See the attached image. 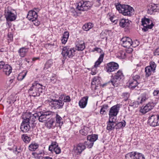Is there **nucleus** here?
Returning a JSON list of instances; mask_svg holds the SVG:
<instances>
[{"label":"nucleus","instance_id":"4be33fe9","mask_svg":"<svg viewBox=\"0 0 159 159\" xmlns=\"http://www.w3.org/2000/svg\"><path fill=\"white\" fill-rule=\"evenodd\" d=\"M119 107L117 105H115L112 107L109 112V116H116L119 112Z\"/></svg>","mask_w":159,"mask_h":159},{"label":"nucleus","instance_id":"8fccbe9b","mask_svg":"<svg viewBox=\"0 0 159 159\" xmlns=\"http://www.w3.org/2000/svg\"><path fill=\"white\" fill-rule=\"evenodd\" d=\"M115 116H109V121L108 122V123H115V119L114 117Z\"/></svg>","mask_w":159,"mask_h":159},{"label":"nucleus","instance_id":"2eb2a0df","mask_svg":"<svg viewBox=\"0 0 159 159\" xmlns=\"http://www.w3.org/2000/svg\"><path fill=\"white\" fill-rule=\"evenodd\" d=\"M56 143H52L51 145L49 146V150L52 152H54L56 154H58L60 153L61 150Z\"/></svg>","mask_w":159,"mask_h":159},{"label":"nucleus","instance_id":"bf43d9fd","mask_svg":"<svg viewBox=\"0 0 159 159\" xmlns=\"http://www.w3.org/2000/svg\"><path fill=\"white\" fill-rule=\"evenodd\" d=\"M123 95L125 97V100L126 101L127 100L128 98L129 97V94L128 93H125L123 94Z\"/></svg>","mask_w":159,"mask_h":159},{"label":"nucleus","instance_id":"79ce46f5","mask_svg":"<svg viewBox=\"0 0 159 159\" xmlns=\"http://www.w3.org/2000/svg\"><path fill=\"white\" fill-rule=\"evenodd\" d=\"M87 141H85L84 143V145L87 146V147L89 148H90L93 147V143L91 142L90 140H88Z\"/></svg>","mask_w":159,"mask_h":159},{"label":"nucleus","instance_id":"13d9d810","mask_svg":"<svg viewBox=\"0 0 159 159\" xmlns=\"http://www.w3.org/2000/svg\"><path fill=\"white\" fill-rule=\"evenodd\" d=\"M153 93L154 96H158L159 95V90H155Z\"/></svg>","mask_w":159,"mask_h":159},{"label":"nucleus","instance_id":"dca6fc26","mask_svg":"<svg viewBox=\"0 0 159 159\" xmlns=\"http://www.w3.org/2000/svg\"><path fill=\"white\" fill-rule=\"evenodd\" d=\"M5 17L7 21H12L16 19L15 14L10 11L8 10L5 12Z\"/></svg>","mask_w":159,"mask_h":159},{"label":"nucleus","instance_id":"6e6552de","mask_svg":"<svg viewBox=\"0 0 159 159\" xmlns=\"http://www.w3.org/2000/svg\"><path fill=\"white\" fill-rule=\"evenodd\" d=\"M148 123L150 126L153 127L159 125V115H152L149 117Z\"/></svg>","mask_w":159,"mask_h":159},{"label":"nucleus","instance_id":"5701e85b","mask_svg":"<svg viewBox=\"0 0 159 159\" xmlns=\"http://www.w3.org/2000/svg\"><path fill=\"white\" fill-rule=\"evenodd\" d=\"M89 97L85 96L83 97L79 102V104L80 108H83L86 106Z\"/></svg>","mask_w":159,"mask_h":159},{"label":"nucleus","instance_id":"39448f33","mask_svg":"<svg viewBox=\"0 0 159 159\" xmlns=\"http://www.w3.org/2000/svg\"><path fill=\"white\" fill-rule=\"evenodd\" d=\"M92 5V3L89 1L81 0L78 3L77 8L79 11H87L91 8Z\"/></svg>","mask_w":159,"mask_h":159},{"label":"nucleus","instance_id":"cd10ccee","mask_svg":"<svg viewBox=\"0 0 159 159\" xmlns=\"http://www.w3.org/2000/svg\"><path fill=\"white\" fill-rule=\"evenodd\" d=\"M90 131L91 129L89 128L84 126L83 128L80 130V132L82 135L86 136Z\"/></svg>","mask_w":159,"mask_h":159},{"label":"nucleus","instance_id":"f8f14e48","mask_svg":"<svg viewBox=\"0 0 159 159\" xmlns=\"http://www.w3.org/2000/svg\"><path fill=\"white\" fill-rule=\"evenodd\" d=\"M28 120L23 118V120L21 125L20 129L23 132L26 133L28 132L30 129V126Z\"/></svg>","mask_w":159,"mask_h":159},{"label":"nucleus","instance_id":"e433bc0d","mask_svg":"<svg viewBox=\"0 0 159 159\" xmlns=\"http://www.w3.org/2000/svg\"><path fill=\"white\" fill-rule=\"evenodd\" d=\"M21 138L23 141L26 143H29L31 139L30 137L28 136L26 134L22 135Z\"/></svg>","mask_w":159,"mask_h":159},{"label":"nucleus","instance_id":"864d4df0","mask_svg":"<svg viewBox=\"0 0 159 159\" xmlns=\"http://www.w3.org/2000/svg\"><path fill=\"white\" fill-rule=\"evenodd\" d=\"M109 31L107 30H103L100 34V35L101 36H106V35H107L108 34Z\"/></svg>","mask_w":159,"mask_h":159},{"label":"nucleus","instance_id":"ddd939ff","mask_svg":"<svg viewBox=\"0 0 159 159\" xmlns=\"http://www.w3.org/2000/svg\"><path fill=\"white\" fill-rule=\"evenodd\" d=\"M119 65L117 63L111 62L108 63L106 66L107 71L108 72H111L118 69Z\"/></svg>","mask_w":159,"mask_h":159},{"label":"nucleus","instance_id":"4c0bfd02","mask_svg":"<svg viewBox=\"0 0 159 159\" xmlns=\"http://www.w3.org/2000/svg\"><path fill=\"white\" fill-rule=\"evenodd\" d=\"M53 64L52 61L51 60H49L45 63L44 68V70H46L51 67Z\"/></svg>","mask_w":159,"mask_h":159},{"label":"nucleus","instance_id":"58836bf2","mask_svg":"<svg viewBox=\"0 0 159 159\" xmlns=\"http://www.w3.org/2000/svg\"><path fill=\"white\" fill-rule=\"evenodd\" d=\"M56 123L59 124V126L63 124V122L61 121L62 118L57 113L55 117Z\"/></svg>","mask_w":159,"mask_h":159},{"label":"nucleus","instance_id":"c03bdc74","mask_svg":"<svg viewBox=\"0 0 159 159\" xmlns=\"http://www.w3.org/2000/svg\"><path fill=\"white\" fill-rule=\"evenodd\" d=\"M108 107V106L107 105H103L100 111L101 114H104L106 113V111Z\"/></svg>","mask_w":159,"mask_h":159},{"label":"nucleus","instance_id":"680f3d73","mask_svg":"<svg viewBox=\"0 0 159 159\" xmlns=\"http://www.w3.org/2000/svg\"><path fill=\"white\" fill-rule=\"evenodd\" d=\"M5 63L4 62H0V69L3 68L5 66Z\"/></svg>","mask_w":159,"mask_h":159},{"label":"nucleus","instance_id":"4468645a","mask_svg":"<svg viewBox=\"0 0 159 159\" xmlns=\"http://www.w3.org/2000/svg\"><path fill=\"white\" fill-rule=\"evenodd\" d=\"M155 106V104L153 102H149L143 108L141 107L140 111L143 114H145L152 109Z\"/></svg>","mask_w":159,"mask_h":159},{"label":"nucleus","instance_id":"a19ab883","mask_svg":"<svg viewBox=\"0 0 159 159\" xmlns=\"http://www.w3.org/2000/svg\"><path fill=\"white\" fill-rule=\"evenodd\" d=\"M139 104V103L138 100L136 101L131 102L130 103L129 106L132 107L134 108L138 107Z\"/></svg>","mask_w":159,"mask_h":159},{"label":"nucleus","instance_id":"0eeeda50","mask_svg":"<svg viewBox=\"0 0 159 159\" xmlns=\"http://www.w3.org/2000/svg\"><path fill=\"white\" fill-rule=\"evenodd\" d=\"M142 25L143 27L142 28V30L146 32L149 29H151L153 26V24L151 21V23L150 24V20L149 19L144 18L142 19Z\"/></svg>","mask_w":159,"mask_h":159},{"label":"nucleus","instance_id":"09e8293b","mask_svg":"<svg viewBox=\"0 0 159 159\" xmlns=\"http://www.w3.org/2000/svg\"><path fill=\"white\" fill-rule=\"evenodd\" d=\"M54 122L52 120H50L47 123V126L49 128H52Z\"/></svg>","mask_w":159,"mask_h":159},{"label":"nucleus","instance_id":"052dcab7","mask_svg":"<svg viewBox=\"0 0 159 159\" xmlns=\"http://www.w3.org/2000/svg\"><path fill=\"white\" fill-rule=\"evenodd\" d=\"M154 54L155 55H159V47L156 49Z\"/></svg>","mask_w":159,"mask_h":159},{"label":"nucleus","instance_id":"69168bd1","mask_svg":"<svg viewBox=\"0 0 159 159\" xmlns=\"http://www.w3.org/2000/svg\"><path fill=\"white\" fill-rule=\"evenodd\" d=\"M56 75L55 74L52 75V77L51 78V80L54 81L55 80H56Z\"/></svg>","mask_w":159,"mask_h":159},{"label":"nucleus","instance_id":"393cba45","mask_svg":"<svg viewBox=\"0 0 159 159\" xmlns=\"http://www.w3.org/2000/svg\"><path fill=\"white\" fill-rule=\"evenodd\" d=\"M149 97L148 94L145 93L142 94L140 97L138 98V100L140 104H142L147 100Z\"/></svg>","mask_w":159,"mask_h":159},{"label":"nucleus","instance_id":"0e129e2a","mask_svg":"<svg viewBox=\"0 0 159 159\" xmlns=\"http://www.w3.org/2000/svg\"><path fill=\"white\" fill-rule=\"evenodd\" d=\"M8 38H9V39L8 40H12L13 39V35L11 34H8Z\"/></svg>","mask_w":159,"mask_h":159},{"label":"nucleus","instance_id":"473e14b6","mask_svg":"<svg viewBox=\"0 0 159 159\" xmlns=\"http://www.w3.org/2000/svg\"><path fill=\"white\" fill-rule=\"evenodd\" d=\"M93 27V25L91 23H89L84 25L83 28L84 30L88 31Z\"/></svg>","mask_w":159,"mask_h":159},{"label":"nucleus","instance_id":"7c9ffc66","mask_svg":"<svg viewBox=\"0 0 159 159\" xmlns=\"http://www.w3.org/2000/svg\"><path fill=\"white\" fill-rule=\"evenodd\" d=\"M27 73V71L26 70H23L20 73L17 77L18 80L20 81L22 80L25 76Z\"/></svg>","mask_w":159,"mask_h":159},{"label":"nucleus","instance_id":"9b49d317","mask_svg":"<svg viewBox=\"0 0 159 159\" xmlns=\"http://www.w3.org/2000/svg\"><path fill=\"white\" fill-rule=\"evenodd\" d=\"M125 159H145V158L141 153L131 152L125 155Z\"/></svg>","mask_w":159,"mask_h":159},{"label":"nucleus","instance_id":"20e7f679","mask_svg":"<svg viewBox=\"0 0 159 159\" xmlns=\"http://www.w3.org/2000/svg\"><path fill=\"white\" fill-rule=\"evenodd\" d=\"M75 50L73 48L68 46L64 47L62 49L61 54L64 59L72 58L75 55Z\"/></svg>","mask_w":159,"mask_h":159},{"label":"nucleus","instance_id":"37998d69","mask_svg":"<svg viewBox=\"0 0 159 159\" xmlns=\"http://www.w3.org/2000/svg\"><path fill=\"white\" fill-rule=\"evenodd\" d=\"M126 122L124 120L119 122L117 124L115 123V125H116L118 128H120L122 127H124L125 125Z\"/></svg>","mask_w":159,"mask_h":159},{"label":"nucleus","instance_id":"412c9836","mask_svg":"<svg viewBox=\"0 0 159 159\" xmlns=\"http://www.w3.org/2000/svg\"><path fill=\"white\" fill-rule=\"evenodd\" d=\"M159 10L156 4L152 3L148 7V13L150 14L157 12Z\"/></svg>","mask_w":159,"mask_h":159},{"label":"nucleus","instance_id":"423d86ee","mask_svg":"<svg viewBox=\"0 0 159 159\" xmlns=\"http://www.w3.org/2000/svg\"><path fill=\"white\" fill-rule=\"evenodd\" d=\"M124 77V75L121 71L119 70L113 77L111 79V83L114 87H117L121 79Z\"/></svg>","mask_w":159,"mask_h":159},{"label":"nucleus","instance_id":"49530a36","mask_svg":"<svg viewBox=\"0 0 159 159\" xmlns=\"http://www.w3.org/2000/svg\"><path fill=\"white\" fill-rule=\"evenodd\" d=\"M133 80L137 81L139 84L140 82V76L138 75H133Z\"/></svg>","mask_w":159,"mask_h":159},{"label":"nucleus","instance_id":"774afa93","mask_svg":"<svg viewBox=\"0 0 159 159\" xmlns=\"http://www.w3.org/2000/svg\"><path fill=\"white\" fill-rule=\"evenodd\" d=\"M13 80L12 79H10L9 82H8V84H10L13 82Z\"/></svg>","mask_w":159,"mask_h":159},{"label":"nucleus","instance_id":"6e6d98bb","mask_svg":"<svg viewBox=\"0 0 159 159\" xmlns=\"http://www.w3.org/2000/svg\"><path fill=\"white\" fill-rule=\"evenodd\" d=\"M33 22V23L36 26H38L40 23L39 21L37 19L34 20V21H32Z\"/></svg>","mask_w":159,"mask_h":159},{"label":"nucleus","instance_id":"f704fd0d","mask_svg":"<svg viewBox=\"0 0 159 159\" xmlns=\"http://www.w3.org/2000/svg\"><path fill=\"white\" fill-rule=\"evenodd\" d=\"M39 147V145L36 143H32L29 146V149L31 151L35 150Z\"/></svg>","mask_w":159,"mask_h":159},{"label":"nucleus","instance_id":"ea45409f","mask_svg":"<svg viewBox=\"0 0 159 159\" xmlns=\"http://www.w3.org/2000/svg\"><path fill=\"white\" fill-rule=\"evenodd\" d=\"M115 126V123L107 122V129L109 130H111L114 128Z\"/></svg>","mask_w":159,"mask_h":159},{"label":"nucleus","instance_id":"b1692460","mask_svg":"<svg viewBox=\"0 0 159 159\" xmlns=\"http://www.w3.org/2000/svg\"><path fill=\"white\" fill-rule=\"evenodd\" d=\"M84 42L82 40H78L77 42L76 48L78 51H83L85 48Z\"/></svg>","mask_w":159,"mask_h":159},{"label":"nucleus","instance_id":"1a4fd4ad","mask_svg":"<svg viewBox=\"0 0 159 159\" xmlns=\"http://www.w3.org/2000/svg\"><path fill=\"white\" fill-rule=\"evenodd\" d=\"M61 97L59 100H52L50 102L52 107L54 109H60L63 108L64 102L61 99Z\"/></svg>","mask_w":159,"mask_h":159},{"label":"nucleus","instance_id":"f03ea898","mask_svg":"<svg viewBox=\"0 0 159 159\" xmlns=\"http://www.w3.org/2000/svg\"><path fill=\"white\" fill-rule=\"evenodd\" d=\"M115 6L119 12L124 16H131L134 14V9L132 7L128 5L116 3Z\"/></svg>","mask_w":159,"mask_h":159},{"label":"nucleus","instance_id":"5fc2aeb1","mask_svg":"<svg viewBox=\"0 0 159 159\" xmlns=\"http://www.w3.org/2000/svg\"><path fill=\"white\" fill-rule=\"evenodd\" d=\"M69 36V33L68 32H65L64 33L63 37L65 38V39H68Z\"/></svg>","mask_w":159,"mask_h":159},{"label":"nucleus","instance_id":"2f4dec72","mask_svg":"<svg viewBox=\"0 0 159 159\" xmlns=\"http://www.w3.org/2000/svg\"><path fill=\"white\" fill-rule=\"evenodd\" d=\"M98 136L97 135L93 134L89 135L87 136V139L88 140H90L91 142H93L96 141L98 139Z\"/></svg>","mask_w":159,"mask_h":159},{"label":"nucleus","instance_id":"72a5a7b5","mask_svg":"<svg viewBox=\"0 0 159 159\" xmlns=\"http://www.w3.org/2000/svg\"><path fill=\"white\" fill-rule=\"evenodd\" d=\"M139 83L138 82L134 80L129 81V87L130 88L134 89L138 85Z\"/></svg>","mask_w":159,"mask_h":159},{"label":"nucleus","instance_id":"c85d7f7f","mask_svg":"<svg viewBox=\"0 0 159 159\" xmlns=\"http://www.w3.org/2000/svg\"><path fill=\"white\" fill-rule=\"evenodd\" d=\"M145 71L146 73V76L148 77L150 76L152 72H154V71L150 68V67L147 66L145 69Z\"/></svg>","mask_w":159,"mask_h":159},{"label":"nucleus","instance_id":"338daca9","mask_svg":"<svg viewBox=\"0 0 159 159\" xmlns=\"http://www.w3.org/2000/svg\"><path fill=\"white\" fill-rule=\"evenodd\" d=\"M42 159H52V158L49 157H42Z\"/></svg>","mask_w":159,"mask_h":159},{"label":"nucleus","instance_id":"3c124183","mask_svg":"<svg viewBox=\"0 0 159 159\" xmlns=\"http://www.w3.org/2000/svg\"><path fill=\"white\" fill-rule=\"evenodd\" d=\"M95 51H96L100 53L101 54H104V53L103 52L102 50L100 48L97 47L94 48L93 51L94 52Z\"/></svg>","mask_w":159,"mask_h":159},{"label":"nucleus","instance_id":"a211bd4d","mask_svg":"<svg viewBox=\"0 0 159 159\" xmlns=\"http://www.w3.org/2000/svg\"><path fill=\"white\" fill-rule=\"evenodd\" d=\"M38 16L37 13L34 10H30L28 13L27 18L30 20L34 21L37 18Z\"/></svg>","mask_w":159,"mask_h":159},{"label":"nucleus","instance_id":"f3484780","mask_svg":"<svg viewBox=\"0 0 159 159\" xmlns=\"http://www.w3.org/2000/svg\"><path fill=\"white\" fill-rule=\"evenodd\" d=\"M91 85L92 89L95 90L97 89L99 85H101L100 78L98 76L94 77L92 82Z\"/></svg>","mask_w":159,"mask_h":159},{"label":"nucleus","instance_id":"c756f323","mask_svg":"<svg viewBox=\"0 0 159 159\" xmlns=\"http://www.w3.org/2000/svg\"><path fill=\"white\" fill-rule=\"evenodd\" d=\"M103 57L104 55L103 54H102L100 55L98 59L95 63L94 67L96 68L99 65H100L102 61Z\"/></svg>","mask_w":159,"mask_h":159},{"label":"nucleus","instance_id":"a878e982","mask_svg":"<svg viewBox=\"0 0 159 159\" xmlns=\"http://www.w3.org/2000/svg\"><path fill=\"white\" fill-rule=\"evenodd\" d=\"M12 67L9 65L6 64L4 66L3 71L7 75H9L12 71Z\"/></svg>","mask_w":159,"mask_h":159},{"label":"nucleus","instance_id":"6ab92c4d","mask_svg":"<svg viewBox=\"0 0 159 159\" xmlns=\"http://www.w3.org/2000/svg\"><path fill=\"white\" fill-rule=\"evenodd\" d=\"M86 146L84 144L80 143L74 148L75 153L76 155H80L85 149Z\"/></svg>","mask_w":159,"mask_h":159},{"label":"nucleus","instance_id":"4d7b16f0","mask_svg":"<svg viewBox=\"0 0 159 159\" xmlns=\"http://www.w3.org/2000/svg\"><path fill=\"white\" fill-rule=\"evenodd\" d=\"M110 19L111 22L115 24H116L117 22V21L115 19V18H114L113 17H111L110 18Z\"/></svg>","mask_w":159,"mask_h":159},{"label":"nucleus","instance_id":"de8ad7c7","mask_svg":"<svg viewBox=\"0 0 159 159\" xmlns=\"http://www.w3.org/2000/svg\"><path fill=\"white\" fill-rule=\"evenodd\" d=\"M148 66L150 67V68H151V69H152V70L155 71L156 67V65L154 62L151 61L150 62V66Z\"/></svg>","mask_w":159,"mask_h":159},{"label":"nucleus","instance_id":"e2e57ef3","mask_svg":"<svg viewBox=\"0 0 159 159\" xmlns=\"http://www.w3.org/2000/svg\"><path fill=\"white\" fill-rule=\"evenodd\" d=\"M67 39H65V38H64V37H62V39H61V41L62 43L63 44H65L66 43V42L67 40Z\"/></svg>","mask_w":159,"mask_h":159},{"label":"nucleus","instance_id":"f257e3e1","mask_svg":"<svg viewBox=\"0 0 159 159\" xmlns=\"http://www.w3.org/2000/svg\"><path fill=\"white\" fill-rule=\"evenodd\" d=\"M54 113L51 111H39L32 114L30 113L27 112L25 114V116L23 118L28 120L29 123L32 124H36V121L39 120L40 122L47 121L52 116Z\"/></svg>","mask_w":159,"mask_h":159},{"label":"nucleus","instance_id":"aec40b11","mask_svg":"<svg viewBox=\"0 0 159 159\" xmlns=\"http://www.w3.org/2000/svg\"><path fill=\"white\" fill-rule=\"evenodd\" d=\"M131 23V21L128 19H122L120 20L119 25L120 27L127 29L130 26Z\"/></svg>","mask_w":159,"mask_h":159},{"label":"nucleus","instance_id":"9d476101","mask_svg":"<svg viewBox=\"0 0 159 159\" xmlns=\"http://www.w3.org/2000/svg\"><path fill=\"white\" fill-rule=\"evenodd\" d=\"M122 45L124 47L129 48L131 46L133 47H136L137 45H135L134 42L132 39L128 37H125L121 39Z\"/></svg>","mask_w":159,"mask_h":159},{"label":"nucleus","instance_id":"bb28decb","mask_svg":"<svg viewBox=\"0 0 159 159\" xmlns=\"http://www.w3.org/2000/svg\"><path fill=\"white\" fill-rule=\"evenodd\" d=\"M28 51V48L22 47L19 49L18 51V53L21 57H24L25 56Z\"/></svg>","mask_w":159,"mask_h":159},{"label":"nucleus","instance_id":"7ed1b4c3","mask_svg":"<svg viewBox=\"0 0 159 159\" xmlns=\"http://www.w3.org/2000/svg\"><path fill=\"white\" fill-rule=\"evenodd\" d=\"M42 86V85L34 82L32 84V86L29 89V92L30 95L34 97L39 96L40 93L42 92V89L39 86Z\"/></svg>","mask_w":159,"mask_h":159},{"label":"nucleus","instance_id":"603ef678","mask_svg":"<svg viewBox=\"0 0 159 159\" xmlns=\"http://www.w3.org/2000/svg\"><path fill=\"white\" fill-rule=\"evenodd\" d=\"M101 5V1L100 0H97L94 3V5L96 7H99Z\"/></svg>","mask_w":159,"mask_h":159},{"label":"nucleus","instance_id":"a18cd8bd","mask_svg":"<svg viewBox=\"0 0 159 159\" xmlns=\"http://www.w3.org/2000/svg\"><path fill=\"white\" fill-rule=\"evenodd\" d=\"M61 100L63 99V101L64 102H69L70 101L71 99L70 98L69 96H63L61 97Z\"/></svg>","mask_w":159,"mask_h":159},{"label":"nucleus","instance_id":"c9c22d12","mask_svg":"<svg viewBox=\"0 0 159 159\" xmlns=\"http://www.w3.org/2000/svg\"><path fill=\"white\" fill-rule=\"evenodd\" d=\"M127 54L125 51H120L118 53V56L120 59H124Z\"/></svg>","mask_w":159,"mask_h":159}]
</instances>
